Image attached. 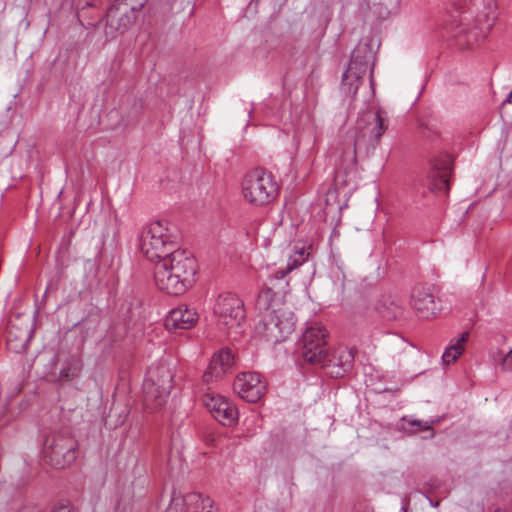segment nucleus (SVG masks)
<instances>
[{
	"label": "nucleus",
	"mask_w": 512,
	"mask_h": 512,
	"mask_svg": "<svg viewBox=\"0 0 512 512\" xmlns=\"http://www.w3.org/2000/svg\"><path fill=\"white\" fill-rule=\"evenodd\" d=\"M261 319L255 327L258 337L273 344L286 340L295 328L294 314L270 288L263 289L256 302Z\"/></svg>",
	"instance_id": "1"
},
{
	"label": "nucleus",
	"mask_w": 512,
	"mask_h": 512,
	"mask_svg": "<svg viewBox=\"0 0 512 512\" xmlns=\"http://www.w3.org/2000/svg\"><path fill=\"white\" fill-rule=\"evenodd\" d=\"M197 261L193 255L178 248L154 265L153 275L159 290L169 295L184 294L195 282Z\"/></svg>",
	"instance_id": "2"
},
{
	"label": "nucleus",
	"mask_w": 512,
	"mask_h": 512,
	"mask_svg": "<svg viewBox=\"0 0 512 512\" xmlns=\"http://www.w3.org/2000/svg\"><path fill=\"white\" fill-rule=\"evenodd\" d=\"M496 0H451L444 29L490 32L498 17Z\"/></svg>",
	"instance_id": "3"
},
{
	"label": "nucleus",
	"mask_w": 512,
	"mask_h": 512,
	"mask_svg": "<svg viewBox=\"0 0 512 512\" xmlns=\"http://www.w3.org/2000/svg\"><path fill=\"white\" fill-rule=\"evenodd\" d=\"M139 248L143 256L155 265L179 247L177 237L169 224L165 221H154L143 228Z\"/></svg>",
	"instance_id": "4"
},
{
	"label": "nucleus",
	"mask_w": 512,
	"mask_h": 512,
	"mask_svg": "<svg viewBox=\"0 0 512 512\" xmlns=\"http://www.w3.org/2000/svg\"><path fill=\"white\" fill-rule=\"evenodd\" d=\"M376 41L370 35L363 37L352 52L348 68L343 74L341 88L348 96L356 95L363 77L370 70V82L373 85L372 70L375 60Z\"/></svg>",
	"instance_id": "5"
},
{
	"label": "nucleus",
	"mask_w": 512,
	"mask_h": 512,
	"mask_svg": "<svg viewBox=\"0 0 512 512\" xmlns=\"http://www.w3.org/2000/svg\"><path fill=\"white\" fill-rule=\"evenodd\" d=\"M215 324L219 331L236 338L246 319L244 302L236 294L226 292L219 294L213 305Z\"/></svg>",
	"instance_id": "6"
},
{
	"label": "nucleus",
	"mask_w": 512,
	"mask_h": 512,
	"mask_svg": "<svg viewBox=\"0 0 512 512\" xmlns=\"http://www.w3.org/2000/svg\"><path fill=\"white\" fill-rule=\"evenodd\" d=\"M279 187L274 176L257 168L247 172L241 181V193L246 202L253 206H264L278 196Z\"/></svg>",
	"instance_id": "7"
},
{
	"label": "nucleus",
	"mask_w": 512,
	"mask_h": 512,
	"mask_svg": "<svg viewBox=\"0 0 512 512\" xmlns=\"http://www.w3.org/2000/svg\"><path fill=\"white\" fill-rule=\"evenodd\" d=\"M173 373L167 365H153L149 368L143 383L144 404L147 409L162 407L173 387Z\"/></svg>",
	"instance_id": "8"
},
{
	"label": "nucleus",
	"mask_w": 512,
	"mask_h": 512,
	"mask_svg": "<svg viewBox=\"0 0 512 512\" xmlns=\"http://www.w3.org/2000/svg\"><path fill=\"white\" fill-rule=\"evenodd\" d=\"M35 329L33 314L29 311L14 309L6 326V343L9 350L20 353L24 351L33 336Z\"/></svg>",
	"instance_id": "9"
},
{
	"label": "nucleus",
	"mask_w": 512,
	"mask_h": 512,
	"mask_svg": "<svg viewBox=\"0 0 512 512\" xmlns=\"http://www.w3.org/2000/svg\"><path fill=\"white\" fill-rule=\"evenodd\" d=\"M327 331L321 325L311 326L303 334L302 356L305 361L317 364L321 363L328 353L326 338Z\"/></svg>",
	"instance_id": "10"
},
{
	"label": "nucleus",
	"mask_w": 512,
	"mask_h": 512,
	"mask_svg": "<svg viewBox=\"0 0 512 512\" xmlns=\"http://www.w3.org/2000/svg\"><path fill=\"white\" fill-rule=\"evenodd\" d=\"M234 391L247 402L255 403L262 398L266 391V383L256 372L239 374L234 381Z\"/></svg>",
	"instance_id": "11"
},
{
	"label": "nucleus",
	"mask_w": 512,
	"mask_h": 512,
	"mask_svg": "<svg viewBox=\"0 0 512 512\" xmlns=\"http://www.w3.org/2000/svg\"><path fill=\"white\" fill-rule=\"evenodd\" d=\"M165 512H217L209 497L198 493H174Z\"/></svg>",
	"instance_id": "12"
},
{
	"label": "nucleus",
	"mask_w": 512,
	"mask_h": 512,
	"mask_svg": "<svg viewBox=\"0 0 512 512\" xmlns=\"http://www.w3.org/2000/svg\"><path fill=\"white\" fill-rule=\"evenodd\" d=\"M203 403L215 420L223 425L230 426L238 419L236 407L225 397L216 394H206Z\"/></svg>",
	"instance_id": "13"
},
{
	"label": "nucleus",
	"mask_w": 512,
	"mask_h": 512,
	"mask_svg": "<svg viewBox=\"0 0 512 512\" xmlns=\"http://www.w3.org/2000/svg\"><path fill=\"white\" fill-rule=\"evenodd\" d=\"M411 305L418 316L423 319H431L441 310L430 288L422 284L414 286L411 294Z\"/></svg>",
	"instance_id": "14"
},
{
	"label": "nucleus",
	"mask_w": 512,
	"mask_h": 512,
	"mask_svg": "<svg viewBox=\"0 0 512 512\" xmlns=\"http://www.w3.org/2000/svg\"><path fill=\"white\" fill-rule=\"evenodd\" d=\"M384 112L380 109L376 111H367L363 113L359 120V127L362 130V136L368 137L371 144L378 143L381 136L387 129Z\"/></svg>",
	"instance_id": "15"
},
{
	"label": "nucleus",
	"mask_w": 512,
	"mask_h": 512,
	"mask_svg": "<svg viewBox=\"0 0 512 512\" xmlns=\"http://www.w3.org/2000/svg\"><path fill=\"white\" fill-rule=\"evenodd\" d=\"M146 0H116L113 3L106 14L105 22L106 24L111 21L113 22L115 19L119 20V25L115 27L117 32H124L128 29V23L130 22V17L127 15L129 11L135 12L140 10Z\"/></svg>",
	"instance_id": "16"
},
{
	"label": "nucleus",
	"mask_w": 512,
	"mask_h": 512,
	"mask_svg": "<svg viewBox=\"0 0 512 512\" xmlns=\"http://www.w3.org/2000/svg\"><path fill=\"white\" fill-rule=\"evenodd\" d=\"M43 461L56 470L64 468V435L59 431L50 433L43 446Z\"/></svg>",
	"instance_id": "17"
},
{
	"label": "nucleus",
	"mask_w": 512,
	"mask_h": 512,
	"mask_svg": "<svg viewBox=\"0 0 512 512\" xmlns=\"http://www.w3.org/2000/svg\"><path fill=\"white\" fill-rule=\"evenodd\" d=\"M198 321L195 309L186 305H180L172 309L165 320V327L169 331L177 329H191Z\"/></svg>",
	"instance_id": "18"
},
{
	"label": "nucleus",
	"mask_w": 512,
	"mask_h": 512,
	"mask_svg": "<svg viewBox=\"0 0 512 512\" xmlns=\"http://www.w3.org/2000/svg\"><path fill=\"white\" fill-rule=\"evenodd\" d=\"M234 357L230 350L223 349L215 353L207 370L203 374V380L210 383L221 378L233 365Z\"/></svg>",
	"instance_id": "19"
},
{
	"label": "nucleus",
	"mask_w": 512,
	"mask_h": 512,
	"mask_svg": "<svg viewBox=\"0 0 512 512\" xmlns=\"http://www.w3.org/2000/svg\"><path fill=\"white\" fill-rule=\"evenodd\" d=\"M452 166V159L448 155L440 157L433 162L430 175L432 178L431 188L433 190H449V177L452 172Z\"/></svg>",
	"instance_id": "20"
},
{
	"label": "nucleus",
	"mask_w": 512,
	"mask_h": 512,
	"mask_svg": "<svg viewBox=\"0 0 512 512\" xmlns=\"http://www.w3.org/2000/svg\"><path fill=\"white\" fill-rule=\"evenodd\" d=\"M377 310L387 320H399L405 314L401 301L392 296L384 297L378 304Z\"/></svg>",
	"instance_id": "21"
},
{
	"label": "nucleus",
	"mask_w": 512,
	"mask_h": 512,
	"mask_svg": "<svg viewBox=\"0 0 512 512\" xmlns=\"http://www.w3.org/2000/svg\"><path fill=\"white\" fill-rule=\"evenodd\" d=\"M354 362V353L352 350L342 348L337 351V355L333 356L330 360V366L335 370L330 373L336 377H342L345 373L351 370Z\"/></svg>",
	"instance_id": "22"
},
{
	"label": "nucleus",
	"mask_w": 512,
	"mask_h": 512,
	"mask_svg": "<svg viewBox=\"0 0 512 512\" xmlns=\"http://www.w3.org/2000/svg\"><path fill=\"white\" fill-rule=\"evenodd\" d=\"M401 0H368L371 12L379 20H385L400 9Z\"/></svg>",
	"instance_id": "23"
},
{
	"label": "nucleus",
	"mask_w": 512,
	"mask_h": 512,
	"mask_svg": "<svg viewBox=\"0 0 512 512\" xmlns=\"http://www.w3.org/2000/svg\"><path fill=\"white\" fill-rule=\"evenodd\" d=\"M308 257V252L306 251L305 247H296L295 250L288 251V260L287 265L285 268H279L274 273V278L277 280L283 279L288 273L293 271L294 269L298 268L300 265H302Z\"/></svg>",
	"instance_id": "24"
},
{
	"label": "nucleus",
	"mask_w": 512,
	"mask_h": 512,
	"mask_svg": "<svg viewBox=\"0 0 512 512\" xmlns=\"http://www.w3.org/2000/svg\"><path fill=\"white\" fill-rule=\"evenodd\" d=\"M468 339V332H463L458 338L452 339L442 355L443 362L447 365L454 363L464 352Z\"/></svg>",
	"instance_id": "25"
},
{
	"label": "nucleus",
	"mask_w": 512,
	"mask_h": 512,
	"mask_svg": "<svg viewBox=\"0 0 512 512\" xmlns=\"http://www.w3.org/2000/svg\"><path fill=\"white\" fill-rule=\"evenodd\" d=\"M50 362L52 367L47 376L50 377V380L61 379L64 375V365L59 364L58 355H53Z\"/></svg>",
	"instance_id": "26"
},
{
	"label": "nucleus",
	"mask_w": 512,
	"mask_h": 512,
	"mask_svg": "<svg viewBox=\"0 0 512 512\" xmlns=\"http://www.w3.org/2000/svg\"><path fill=\"white\" fill-rule=\"evenodd\" d=\"M85 15H86V12H85L84 8H82V10L80 12H78V14H77L78 20H79V22L81 23V25H82V27L84 29H86V30H89V29L99 30V29H101L103 20H97L95 22L87 21L85 23V22H83V18L85 17Z\"/></svg>",
	"instance_id": "27"
},
{
	"label": "nucleus",
	"mask_w": 512,
	"mask_h": 512,
	"mask_svg": "<svg viewBox=\"0 0 512 512\" xmlns=\"http://www.w3.org/2000/svg\"><path fill=\"white\" fill-rule=\"evenodd\" d=\"M438 423V420H427V421H421V420H413L409 424L410 426H417L418 431H428L432 430L433 426Z\"/></svg>",
	"instance_id": "28"
},
{
	"label": "nucleus",
	"mask_w": 512,
	"mask_h": 512,
	"mask_svg": "<svg viewBox=\"0 0 512 512\" xmlns=\"http://www.w3.org/2000/svg\"><path fill=\"white\" fill-rule=\"evenodd\" d=\"M334 278L335 284H339L340 288L343 290L345 288L346 276L340 268L334 271Z\"/></svg>",
	"instance_id": "29"
},
{
	"label": "nucleus",
	"mask_w": 512,
	"mask_h": 512,
	"mask_svg": "<svg viewBox=\"0 0 512 512\" xmlns=\"http://www.w3.org/2000/svg\"><path fill=\"white\" fill-rule=\"evenodd\" d=\"M502 367L507 371H512V349L503 357Z\"/></svg>",
	"instance_id": "30"
},
{
	"label": "nucleus",
	"mask_w": 512,
	"mask_h": 512,
	"mask_svg": "<svg viewBox=\"0 0 512 512\" xmlns=\"http://www.w3.org/2000/svg\"><path fill=\"white\" fill-rule=\"evenodd\" d=\"M360 142V138H357L355 140V143H354V146L353 147H350L349 149V152H348V157H349V162L351 164H355L356 162V145H358Z\"/></svg>",
	"instance_id": "31"
},
{
	"label": "nucleus",
	"mask_w": 512,
	"mask_h": 512,
	"mask_svg": "<svg viewBox=\"0 0 512 512\" xmlns=\"http://www.w3.org/2000/svg\"><path fill=\"white\" fill-rule=\"evenodd\" d=\"M76 450H77V445H73L71 447H69V450L68 452H66V462L67 461H75L76 458H77V455H76Z\"/></svg>",
	"instance_id": "32"
},
{
	"label": "nucleus",
	"mask_w": 512,
	"mask_h": 512,
	"mask_svg": "<svg viewBox=\"0 0 512 512\" xmlns=\"http://www.w3.org/2000/svg\"><path fill=\"white\" fill-rule=\"evenodd\" d=\"M56 290H57V284L53 280H50L47 285V288H46V292H45L46 295L52 294Z\"/></svg>",
	"instance_id": "33"
},
{
	"label": "nucleus",
	"mask_w": 512,
	"mask_h": 512,
	"mask_svg": "<svg viewBox=\"0 0 512 512\" xmlns=\"http://www.w3.org/2000/svg\"><path fill=\"white\" fill-rule=\"evenodd\" d=\"M469 34H464V33H461V34H457V37H456V41L462 45V43L466 40L467 36Z\"/></svg>",
	"instance_id": "34"
},
{
	"label": "nucleus",
	"mask_w": 512,
	"mask_h": 512,
	"mask_svg": "<svg viewBox=\"0 0 512 512\" xmlns=\"http://www.w3.org/2000/svg\"><path fill=\"white\" fill-rule=\"evenodd\" d=\"M52 512H64V505L58 503L53 507Z\"/></svg>",
	"instance_id": "35"
},
{
	"label": "nucleus",
	"mask_w": 512,
	"mask_h": 512,
	"mask_svg": "<svg viewBox=\"0 0 512 512\" xmlns=\"http://www.w3.org/2000/svg\"><path fill=\"white\" fill-rule=\"evenodd\" d=\"M19 512H40V511L32 510V509H29V508H22Z\"/></svg>",
	"instance_id": "36"
},
{
	"label": "nucleus",
	"mask_w": 512,
	"mask_h": 512,
	"mask_svg": "<svg viewBox=\"0 0 512 512\" xmlns=\"http://www.w3.org/2000/svg\"><path fill=\"white\" fill-rule=\"evenodd\" d=\"M505 102L512 103V91L508 94Z\"/></svg>",
	"instance_id": "37"
},
{
	"label": "nucleus",
	"mask_w": 512,
	"mask_h": 512,
	"mask_svg": "<svg viewBox=\"0 0 512 512\" xmlns=\"http://www.w3.org/2000/svg\"><path fill=\"white\" fill-rule=\"evenodd\" d=\"M273 236H274L275 239L278 238L280 236V232L279 231H275Z\"/></svg>",
	"instance_id": "38"
},
{
	"label": "nucleus",
	"mask_w": 512,
	"mask_h": 512,
	"mask_svg": "<svg viewBox=\"0 0 512 512\" xmlns=\"http://www.w3.org/2000/svg\"><path fill=\"white\" fill-rule=\"evenodd\" d=\"M495 512H506V511L502 510V509H497Z\"/></svg>",
	"instance_id": "39"
},
{
	"label": "nucleus",
	"mask_w": 512,
	"mask_h": 512,
	"mask_svg": "<svg viewBox=\"0 0 512 512\" xmlns=\"http://www.w3.org/2000/svg\"><path fill=\"white\" fill-rule=\"evenodd\" d=\"M402 512H406V509H405V507H403V508H402Z\"/></svg>",
	"instance_id": "40"
}]
</instances>
